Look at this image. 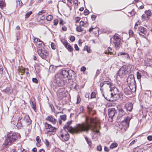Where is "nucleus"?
Listing matches in <instances>:
<instances>
[{
  "label": "nucleus",
  "mask_w": 152,
  "mask_h": 152,
  "mask_svg": "<svg viewBox=\"0 0 152 152\" xmlns=\"http://www.w3.org/2000/svg\"><path fill=\"white\" fill-rule=\"evenodd\" d=\"M3 68L2 66L0 65V78H1L2 76V74L3 73Z\"/></svg>",
  "instance_id": "obj_35"
},
{
  "label": "nucleus",
  "mask_w": 152,
  "mask_h": 152,
  "mask_svg": "<svg viewBox=\"0 0 152 152\" xmlns=\"http://www.w3.org/2000/svg\"><path fill=\"white\" fill-rule=\"evenodd\" d=\"M80 101V96L79 95L77 96V103L78 104L79 103Z\"/></svg>",
  "instance_id": "obj_50"
},
{
  "label": "nucleus",
  "mask_w": 152,
  "mask_h": 152,
  "mask_svg": "<svg viewBox=\"0 0 152 152\" xmlns=\"http://www.w3.org/2000/svg\"><path fill=\"white\" fill-rule=\"evenodd\" d=\"M147 140L150 141L152 140V135L148 136L147 137Z\"/></svg>",
  "instance_id": "obj_53"
},
{
  "label": "nucleus",
  "mask_w": 152,
  "mask_h": 152,
  "mask_svg": "<svg viewBox=\"0 0 152 152\" xmlns=\"http://www.w3.org/2000/svg\"><path fill=\"white\" fill-rule=\"evenodd\" d=\"M32 12L31 11H29L26 13L25 15L26 18H28L32 14Z\"/></svg>",
  "instance_id": "obj_36"
},
{
  "label": "nucleus",
  "mask_w": 152,
  "mask_h": 152,
  "mask_svg": "<svg viewBox=\"0 0 152 152\" xmlns=\"http://www.w3.org/2000/svg\"><path fill=\"white\" fill-rule=\"evenodd\" d=\"M109 91L110 93H113V98L115 101L116 100L119 98L120 95L117 93L118 89L114 87L113 88H110Z\"/></svg>",
  "instance_id": "obj_6"
},
{
  "label": "nucleus",
  "mask_w": 152,
  "mask_h": 152,
  "mask_svg": "<svg viewBox=\"0 0 152 152\" xmlns=\"http://www.w3.org/2000/svg\"><path fill=\"white\" fill-rule=\"evenodd\" d=\"M119 113L118 116V118L120 119L121 118L124 117L125 115V113L124 111V110L122 108H120L118 109Z\"/></svg>",
  "instance_id": "obj_20"
},
{
  "label": "nucleus",
  "mask_w": 152,
  "mask_h": 152,
  "mask_svg": "<svg viewBox=\"0 0 152 152\" xmlns=\"http://www.w3.org/2000/svg\"><path fill=\"white\" fill-rule=\"evenodd\" d=\"M145 14H143L141 16L142 19H144L146 20L148 19V17L150 16L151 12L149 11H146L145 12Z\"/></svg>",
  "instance_id": "obj_19"
},
{
  "label": "nucleus",
  "mask_w": 152,
  "mask_h": 152,
  "mask_svg": "<svg viewBox=\"0 0 152 152\" xmlns=\"http://www.w3.org/2000/svg\"><path fill=\"white\" fill-rule=\"evenodd\" d=\"M38 53L40 57L42 59L47 58L48 56V53L47 51L44 48L39 49L38 50Z\"/></svg>",
  "instance_id": "obj_8"
},
{
  "label": "nucleus",
  "mask_w": 152,
  "mask_h": 152,
  "mask_svg": "<svg viewBox=\"0 0 152 152\" xmlns=\"http://www.w3.org/2000/svg\"><path fill=\"white\" fill-rule=\"evenodd\" d=\"M84 107H80L79 109L80 111V113L82 112L84 110Z\"/></svg>",
  "instance_id": "obj_60"
},
{
  "label": "nucleus",
  "mask_w": 152,
  "mask_h": 152,
  "mask_svg": "<svg viewBox=\"0 0 152 152\" xmlns=\"http://www.w3.org/2000/svg\"><path fill=\"white\" fill-rule=\"evenodd\" d=\"M124 92L125 94L126 95H128L130 94L131 93V91H127V89H125L124 90Z\"/></svg>",
  "instance_id": "obj_42"
},
{
  "label": "nucleus",
  "mask_w": 152,
  "mask_h": 152,
  "mask_svg": "<svg viewBox=\"0 0 152 152\" xmlns=\"http://www.w3.org/2000/svg\"><path fill=\"white\" fill-rule=\"evenodd\" d=\"M87 108L88 110V112H89V113H90L92 115L94 114V113H92L91 112H90L92 110V109L91 107H90L89 106H87Z\"/></svg>",
  "instance_id": "obj_41"
},
{
  "label": "nucleus",
  "mask_w": 152,
  "mask_h": 152,
  "mask_svg": "<svg viewBox=\"0 0 152 152\" xmlns=\"http://www.w3.org/2000/svg\"><path fill=\"white\" fill-rule=\"evenodd\" d=\"M130 66L123 65L119 69L118 72V76L121 78L124 77L126 74L130 73L131 72Z\"/></svg>",
  "instance_id": "obj_4"
},
{
  "label": "nucleus",
  "mask_w": 152,
  "mask_h": 152,
  "mask_svg": "<svg viewBox=\"0 0 152 152\" xmlns=\"http://www.w3.org/2000/svg\"><path fill=\"white\" fill-rule=\"evenodd\" d=\"M62 71L60 73L56 74L54 80V83L59 86H62L64 85L67 80L65 79V76L62 74Z\"/></svg>",
  "instance_id": "obj_3"
},
{
  "label": "nucleus",
  "mask_w": 152,
  "mask_h": 152,
  "mask_svg": "<svg viewBox=\"0 0 152 152\" xmlns=\"http://www.w3.org/2000/svg\"><path fill=\"white\" fill-rule=\"evenodd\" d=\"M86 67L83 66L81 67L80 70H81V71H82L84 72L86 71Z\"/></svg>",
  "instance_id": "obj_57"
},
{
  "label": "nucleus",
  "mask_w": 152,
  "mask_h": 152,
  "mask_svg": "<svg viewBox=\"0 0 152 152\" xmlns=\"http://www.w3.org/2000/svg\"><path fill=\"white\" fill-rule=\"evenodd\" d=\"M53 18V17L51 15H48L46 17V19L48 21H51Z\"/></svg>",
  "instance_id": "obj_37"
},
{
  "label": "nucleus",
  "mask_w": 152,
  "mask_h": 152,
  "mask_svg": "<svg viewBox=\"0 0 152 152\" xmlns=\"http://www.w3.org/2000/svg\"><path fill=\"white\" fill-rule=\"evenodd\" d=\"M117 112L115 108H110L108 110V115L109 117L112 119L114 116L115 114H117Z\"/></svg>",
  "instance_id": "obj_15"
},
{
  "label": "nucleus",
  "mask_w": 152,
  "mask_h": 152,
  "mask_svg": "<svg viewBox=\"0 0 152 152\" xmlns=\"http://www.w3.org/2000/svg\"><path fill=\"white\" fill-rule=\"evenodd\" d=\"M113 38V43L114 44V46L117 49H118L119 47L120 44L121 42V39L117 35H114Z\"/></svg>",
  "instance_id": "obj_10"
},
{
  "label": "nucleus",
  "mask_w": 152,
  "mask_h": 152,
  "mask_svg": "<svg viewBox=\"0 0 152 152\" xmlns=\"http://www.w3.org/2000/svg\"><path fill=\"white\" fill-rule=\"evenodd\" d=\"M113 93H110V91L107 93L105 95L103 94H102L103 96L108 101H113L115 100L113 99Z\"/></svg>",
  "instance_id": "obj_12"
},
{
  "label": "nucleus",
  "mask_w": 152,
  "mask_h": 152,
  "mask_svg": "<svg viewBox=\"0 0 152 152\" xmlns=\"http://www.w3.org/2000/svg\"><path fill=\"white\" fill-rule=\"evenodd\" d=\"M61 42L64 45L65 47H66V46L68 45V43L66 40L64 39H62L61 40Z\"/></svg>",
  "instance_id": "obj_30"
},
{
  "label": "nucleus",
  "mask_w": 152,
  "mask_h": 152,
  "mask_svg": "<svg viewBox=\"0 0 152 152\" xmlns=\"http://www.w3.org/2000/svg\"><path fill=\"white\" fill-rule=\"evenodd\" d=\"M141 77V74L138 72H137V78L138 79H140Z\"/></svg>",
  "instance_id": "obj_44"
},
{
  "label": "nucleus",
  "mask_w": 152,
  "mask_h": 152,
  "mask_svg": "<svg viewBox=\"0 0 152 152\" xmlns=\"http://www.w3.org/2000/svg\"><path fill=\"white\" fill-rule=\"evenodd\" d=\"M139 33L140 36L145 38L146 34L147 33L146 29L142 26H140L138 28Z\"/></svg>",
  "instance_id": "obj_13"
},
{
  "label": "nucleus",
  "mask_w": 152,
  "mask_h": 152,
  "mask_svg": "<svg viewBox=\"0 0 152 152\" xmlns=\"http://www.w3.org/2000/svg\"><path fill=\"white\" fill-rule=\"evenodd\" d=\"M125 107L127 110L131 111L132 109L133 105L132 103H128L126 104Z\"/></svg>",
  "instance_id": "obj_21"
},
{
  "label": "nucleus",
  "mask_w": 152,
  "mask_h": 152,
  "mask_svg": "<svg viewBox=\"0 0 152 152\" xmlns=\"http://www.w3.org/2000/svg\"><path fill=\"white\" fill-rule=\"evenodd\" d=\"M23 123L24 125H28L31 124V120L28 115H25L22 117Z\"/></svg>",
  "instance_id": "obj_14"
},
{
  "label": "nucleus",
  "mask_w": 152,
  "mask_h": 152,
  "mask_svg": "<svg viewBox=\"0 0 152 152\" xmlns=\"http://www.w3.org/2000/svg\"><path fill=\"white\" fill-rule=\"evenodd\" d=\"M46 119L51 122L53 124H55L56 123V119L53 118L51 116H48L46 118Z\"/></svg>",
  "instance_id": "obj_22"
},
{
  "label": "nucleus",
  "mask_w": 152,
  "mask_h": 152,
  "mask_svg": "<svg viewBox=\"0 0 152 152\" xmlns=\"http://www.w3.org/2000/svg\"><path fill=\"white\" fill-rule=\"evenodd\" d=\"M24 125L23 123V120L22 118L19 117L17 121V123L16 126L18 129H21L23 125Z\"/></svg>",
  "instance_id": "obj_17"
},
{
  "label": "nucleus",
  "mask_w": 152,
  "mask_h": 152,
  "mask_svg": "<svg viewBox=\"0 0 152 152\" xmlns=\"http://www.w3.org/2000/svg\"><path fill=\"white\" fill-rule=\"evenodd\" d=\"M127 82L129 84V86L130 89V86L135 87V82L134 76L132 75H130L129 76L127 79Z\"/></svg>",
  "instance_id": "obj_7"
},
{
  "label": "nucleus",
  "mask_w": 152,
  "mask_h": 152,
  "mask_svg": "<svg viewBox=\"0 0 152 152\" xmlns=\"http://www.w3.org/2000/svg\"><path fill=\"white\" fill-rule=\"evenodd\" d=\"M97 149L98 151H101L102 150V147L101 145H99L97 147Z\"/></svg>",
  "instance_id": "obj_52"
},
{
  "label": "nucleus",
  "mask_w": 152,
  "mask_h": 152,
  "mask_svg": "<svg viewBox=\"0 0 152 152\" xmlns=\"http://www.w3.org/2000/svg\"><path fill=\"white\" fill-rule=\"evenodd\" d=\"M96 94L95 92H93L91 93V98H94L96 97Z\"/></svg>",
  "instance_id": "obj_38"
},
{
  "label": "nucleus",
  "mask_w": 152,
  "mask_h": 152,
  "mask_svg": "<svg viewBox=\"0 0 152 152\" xmlns=\"http://www.w3.org/2000/svg\"><path fill=\"white\" fill-rule=\"evenodd\" d=\"M45 143L47 146H48L49 145V142L47 139H45Z\"/></svg>",
  "instance_id": "obj_54"
},
{
  "label": "nucleus",
  "mask_w": 152,
  "mask_h": 152,
  "mask_svg": "<svg viewBox=\"0 0 152 152\" xmlns=\"http://www.w3.org/2000/svg\"><path fill=\"white\" fill-rule=\"evenodd\" d=\"M131 118L127 117L126 118H124V120L122 121L119 124V127L121 129L122 131H125L129 126V123Z\"/></svg>",
  "instance_id": "obj_5"
},
{
  "label": "nucleus",
  "mask_w": 152,
  "mask_h": 152,
  "mask_svg": "<svg viewBox=\"0 0 152 152\" xmlns=\"http://www.w3.org/2000/svg\"><path fill=\"white\" fill-rule=\"evenodd\" d=\"M56 70V67L53 65L50 66L49 68V71L51 73L54 72Z\"/></svg>",
  "instance_id": "obj_26"
},
{
  "label": "nucleus",
  "mask_w": 152,
  "mask_h": 152,
  "mask_svg": "<svg viewBox=\"0 0 152 152\" xmlns=\"http://www.w3.org/2000/svg\"><path fill=\"white\" fill-rule=\"evenodd\" d=\"M104 83L105 84H107V85L109 86V87L110 88H112V86H113V83L110 81H104Z\"/></svg>",
  "instance_id": "obj_27"
},
{
  "label": "nucleus",
  "mask_w": 152,
  "mask_h": 152,
  "mask_svg": "<svg viewBox=\"0 0 152 152\" xmlns=\"http://www.w3.org/2000/svg\"><path fill=\"white\" fill-rule=\"evenodd\" d=\"M32 81L34 83H38V80L36 78H33L32 79Z\"/></svg>",
  "instance_id": "obj_56"
},
{
  "label": "nucleus",
  "mask_w": 152,
  "mask_h": 152,
  "mask_svg": "<svg viewBox=\"0 0 152 152\" xmlns=\"http://www.w3.org/2000/svg\"><path fill=\"white\" fill-rule=\"evenodd\" d=\"M76 29L77 31L78 32H81L83 31V28L80 26H77Z\"/></svg>",
  "instance_id": "obj_29"
},
{
  "label": "nucleus",
  "mask_w": 152,
  "mask_h": 152,
  "mask_svg": "<svg viewBox=\"0 0 152 152\" xmlns=\"http://www.w3.org/2000/svg\"><path fill=\"white\" fill-rule=\"evenodd\" d=\"M25 68L23 69H20V72H21V73H25Z\"/></svg>",
  "instance_id": "obj_64"
},
{
  "label": "nucleus",
  "mask_w": 152,
  "mask_h": 152,
  "mask_svg": "<svg viewBox=\"0 0 152 152\" xmlns=\"http://www.w3.org/2000/svg\"><path fill=\"white\" fill-rule=\"evenodd\" d=\"M16 36L17 40L20 39V33L19 32H17L16 34Z\"/></svg>",
  "instance_id": "obj_39"
},
{
  "label": "nucleus",
  "mask_w": 152,
  "mask_h": 152,
  "mask_svg": "<svg viewBox=\"0 0 152 152\" xmlns=\"http://www.w3.org/2000/svg\"><path fill=\"white\" fill-rule=\"evenodd\" d=\"M118 145L116 143H113L110 146L111 149H113L114 148L116 147Z\"/></svg>",
  "instance_id": "obj_33"
},
{
  "label": "nucleus",
  "mask_w": 152,
  "mask_h": 152,
  "mask_svg": "<svg viewBox=\"0 0 152 152\" xmlns=\"http://www.w3.org/2000/svg\"><path fill=\"white\" fill-rule=\"evenodd\" d=\"M34 41L36 46L39 48H40L41 47H43L44 44L43 42L39 39L37 38H35L34 39Z\"/></svg>",
  "instance_id": "obj_16"
},
{
  "label": "nucleus",
  "mask_w": 152,
  "mask_h": 152,
  "mask_svg": "<svg viewBox=\"0 0 152 152\" xmlns=\"http://www.w3.org/2000/svg\"><path fill=\"white\" fill-rule=\"evenodd\" d=\"M51 48L55 50L56 49V46L54 43L52 42L51 44Z\"/></svg>",
  "instance_id": "obj_43"
},
{
  "label": "nucleus",
  "mask_w": 152,
  "mask_h": 152,
  "mask_svg": "<svg viewBox=\"0 0 152 152\" xmlns=\"http://www.w3.org/2000/svg\"><path fill=\"white\" fill-rule=\"evenodd\" d=\"M75 39V38L73 36H72L70 38V40L72 42L74 41Z\"/></svg>",
  "instance_id": "obj_55"
},
{
  "label": "nucleus",
  "mask_w": 152,
  "mask_h": 152,
  "mask_svg": "<svg viewBox=\"0 0 152 152\" xmlns=\"http://www.w3.org/2000/svg\"><path fill=\"white\" fill-rule=\"evenodd\" d=\"M84 49L85 50H86L88 53H91V51L90 48H88L87 46H85Z\"/></svg>",
  "instance_id": "obj_32"
},
{
  "label": "nucleus",
  "mask_w": 152,
  "mask_h": 152,
  "mask_svg": "<svg viewBox=\"0 0 152 152\" xmlns=\"http://www.w3.org/2000/svg\"><path fill=\"white\" fill-rule=\"evenodd\" d=\"M60 119L64 121H65L66 119V116L65 115H61L60 116Z\"/></svg>",
  "instance_id": "obj_40"
},
{
  "label": "nucleus",
  "mask_w": 152,
  "mask_h": 152,
  "mask_svg": "<svg viewBox=\"0 0 152 152\" xmlns=\"http://www.w3.org/2000/svg\"><path fill=\"white\" fill-rule=\"evenodd\" d=\"M57 94L60 99H62L65 96V92L63 91L61 92H59L57 93Z\"/></svg>",
  "instance_id": "obj_23"
},
{
  "label": "nucleus",
  "mask_w": 152,
  "mask_h": 152,
  "mask_svg": "<svg viewBox=\"0 0 152 152\" xmlns=\"http://www.w3.org/2000/svg\"><path fill=\"white\" fill-rule=\"evenodd\" d=\"M46 11L45 10H42L39 12L38 13L39 15H41L43 13H44L46 12Z\"/></svg>",
  "instance_id": "obj_45"
},
{
  "label": "nucleus",
  "mask_w": 152,
  "mask_h": 152,
  "mask_svg": "<svg viewBox=\"0 0 152 152\" xmlns=\"http://www.w3.org/2000/svg\"><path fill=\"white\" fill-rule=\"evenodd\" d=\"M147 64L149 66L152 65V58H148L147 61Z\"/></svg>",
  "instance_id": "obj_31"
},
{
  "label": "nucleus",
  "mask_w": 152,
  "mask_h": 152,
  "mask_svg": "<svg viewBox=\"0 0 152 152\" xmlns=\"http://www.w3.org/2000/svg\"><path fill=\"white\" fill-rule=\"evenodd\" d=\"M62 71V74L65 76V78L67 80L69 79L68 76L71 77L74 74V72L72 70H63Z\"/></svg>",
  "instance_id": "obj_9"
},
{
  "label": "nucleus",
  "mask_w": 152,
  "mask_h": 152,
  "mask_svg": "<svg viewBox=\"0 0 152 152\" xmlns=\"http://www.w3.org/2000/svg\"><path fill=\"white\" fill-rule=\"evenodd\" d=\"M68 50V51L70 52H72L73 49L72 47L70 45H68L65 47Z\"/></svg>",
  "instance_id": "obj_25"
},
{
  "label": "nucleus",
  "mask_w": 152,
  "mask_h": 152,
  "mask_svg": "<svg viewBox=\"0 0 152 152\" xmlns=\"http://www.w3.org/2000/svg\"><path fill=\"white\" fill-rule=\"evenodd\" d=\"M20 137V134L18 133L12 132V131L7 132L5 142L3 144V145L6 146L7 145H11Z\"/></svg>",
  "instance_id": "obj_2"
},
{
  "label": "nucleus",
  "mask_w": 152,
  "mask_h": 152,
  "mask_svg": "<svg viewBox=\"0 0 152 152\" xmlns=\"http://www.w3.org/2000/svg\"><path fill=\"white\" fill-rule=\"evenodd\" d=\"M89 13V11L87 9H85L84 11V14L85 15H88Z\"/></svg>",
  "instance_id": "obj_47"
},
{
  "label": "nucleus",
  "mask_w": 152,
  "mask_h": 152,
  "mask_svg": "<svg viewBox=\"0 0 152 152\" xmlns=\"http://www.w3.org/2000/svg\"><path fill=\"white\" fill-rule=\"evenodd\" d=\"M84 24V22L83 21H81L80 22V25L81 26H83Z\"/></svg>",
  "instance_id": "obj_63"
},
{
  "label": "nucleus",
  "mask_w": 152,
  "mask_h": 152,
  "mask_svg": "<svg viewBox=\"0 0 152 152\" xmlns=\"http://www.w3.org/2000/svg\"><path fill=\"white\" fill-rule=\"evenodd\" d=\"M77 84L75 82L72 83V84L71 85L70 88L72 90H77Z\"/></svg>",
  "instance_id": "obj_24"
},
{
  "label": "nucleus",
  "mask_w": 152,
  "mask_h": 152,
  "mask_svg": "<svg viewBox=\"0 0 152 152\" xmlns=\"http://www.w3.org/2000/svg\"><path fill=\"white\" fill-rule=\"evenodd\" d=\"M74 48H75V50H76L78 51L79 50V48H78L77 44H75L74 45Z\"/></svg>",
  "instance_id": "obj_49"
},
{
  "label": "nucleus",
  "mask_w": 152,
  "mask_h": 152,
  "mask_svg": "<svg viewBox=\"0 0 152 152\" xmlns=\"http://www.w3.org/2000/svg\"><path fill=\"white\" fill-rule=\"evenodd\" d=\"M58 20L57 19H55L53 21V24L54 25L56 26L58 24Z\"/></svg>",
  "instance_id": "obj_46"
},
{
  "label": "nucleus",
  "mask_w": 152,
  "mask_h": 152,
  "mask_svg": "<svg viewBox=\"0 0 152 152\" xmlns=\"http://www.w3.org/2000/svg\"><path fill=\"white\" fill-rule=\"evenodd\" d=\"M4 6V2L2 1V0L0 1V7H3Z\"/></svg>",
  "instance_id": "obj_48"
},
{
  "label": "nucleus",
  "mask_w": 152,
  "mask_h": 152,
  "mask_svg": "<svg viewBox=\"0 0 152 152\" xmlns=\"http://www.w3.org/2000/svg\"><path fill=\"white\" fill-rule=\"evenodd\" d=\"M95 30L96 31H95V32H99V28H93V27H91L89 29V32H91V31L93 30Z\"/></svg>",
  "instance_id": "obj_28"
},
{
  "label": "nucleus",
  "mask_w": 152,
  "mask_h": 152,
  "mask_svg": "<svg viewBox=\"0 0 152 152\" xmlns=\"http://www.w3.org/2000/svg\"><path fill=\"white\" fill-rule=\"evenodd\" d=\"M118 56H121V57L124 59H130V58L128 53H126L119 52L118 53Z\"/></svg>",
  "instance_id": "obj_18"
},
{
  "label": "nucleus",
  "mask_w": 152,
  "mask_h": 152,
  "mask_svg": "<svg viewBox=\"0 0 152 152\" xmlns=\"http://www.w3.org/2000/svg\"><path fill=\"white\" fill-rule=\"evenodd\" d=\"M80 18L79 17H76V18H75V20H76V23H78L79 22V21H80Z\"/></svg>",
  "instance_id": "obj_51"
},
{
  "label": "nucleus",
  "mask_w": 152,
  "mask_h": 152,
  "mask_svg": "<svg viewBox=\"0 0 152 152\" xmlns=\"http://www.w3.org/2000/svg\"><path fill=\"white\" fill-rule=\"evenodd\" d=\"M140 24V22L138 21L135 24V27L134 28L135 29H137V28H136V26H137L139 25Z\"/></svg>",
  "instance_id": "obj_58"
},
{
  "label": "nucleus",
  "mask_w": 152,
  "mask_h": 152,
  "mask_svg": "<svg viewBox=\"0 0 152 152\" xmlns=\"http://www.w3.org/2000/svg\"><path fill=\"white\" fill-rule=\"evenodd\" d=\"M109 148L106 147H104V150L106 152H108L109 151Z\"/></svg>",
  "instance_id": "obj_59"
},
{
  "label": "nucleus",
  "mask_w": 152,
  "mask_h": 152,
  "mask_svg": "<svg viewBox=\"0 0 152 152\" xmlns=\"http://www.w3.org/2000/svg\"><path fill=\"white\" fill-rule=\"evenodd\" d=\"M105 84L104 83V82L103 83H101L100 84V86L101 88L100 89H101L102 87Z\"/></svg>",
  "instance_id": "obj_61"
},
{
  "label": "nucleus",
  "mask_w": 152,
  "mask_h": 152,
  "mask_svg": "<svg viewBox=\"0 0 152 152\" xmlns=\"http://www.w3.org/2000/svg\"><path fill=\"white\" fill-rule=\"evenodd\" d=\"M86 122L77 124L76 127L74 128L70 126L72 121H68L64 127V129L62 130L58 134L59 137L62 141H67L69 138V135L67 131L71 133H80L83 132H87L91 128L95 133L99 132L100 126L99 124H97L95 119H91L90 124L87 121V118H86Z\"/></svg>",
  "instance_id": "obj_1"
},
{
  "label": "nucleus",
  "mask_w": 152,
  "mask_h": 152,
  "mask_svg": "<svg viewBox=\"0 0 152 152\" xmlns=\"http://www.w3.org/2000/svg\"><path fill=\"white\" fill-rule=\"evenodd\" d=\"M45 129L47 130V132H56V129L55 127H53L51 125L46 122L44 124Z\"/></svg>",
  "instance_id": "obj_11"
},
{
  "label": "nucleus",
  "mask_w": 152,
  "mask_h": 152,
  "mask_svg": "<svg viewBox=\"0 0 152 152\" xmlns=\"http://www.w3.org/2000/svg\"><path fill=\"white\" fill-rule=\"evenodd\" d=\"M30 104L31 106V107L35 110L36 109V104L35 103H34L32 101H31L30 102Z\"/></svg>",
  "instance_id": "obj_34"
},
{
  "label": "nucleus",
  "mask_w": 152,
  "mask_h": 152,
  "mask_svg": "<svg viewBox=\"0 0 152 152\" xmlns=\"http://www.w3.org/2000/svg\"><path fill=\"white\" fill-rule=\"evenodd\" d=\"M91 18L93 20H94L96 18V16L94 15H92L91 16Z\"/></svg>",
  "instance_id": "obj_62"
}]
</instances>
